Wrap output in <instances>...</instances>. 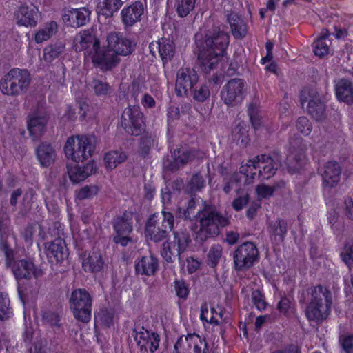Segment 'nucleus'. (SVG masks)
Listing matches in <instances>:
<instances>
[{
  "label": "nucleus",
  "instance_id": "obj_1",
  "mask_svg": "<svg viewBox=\"0 0 353 353\" xmlns=\"http://www.w3.org/2000/svg\"><path fill=\"white\" fill-rule=\"evenodd\" d=\"M196 207V198L192 195L186 209L183 210V214L179 215V217L184 219L196 217V223L198 224L195 231L196 241L203 243L210 238L216 237L220 234L221 228L230 224V216L222 213L215 207L205 205L195 214Z\"/></svg>",
  "mask_w": 353,
  "mask_h": 353
},
{
  "label": "nucleus",
  "instance_id": "obj_2",
  "mask_svg": "<svg viewBox=\"0 0 353 353\" xmlns=\"http://www.w3.org/2000/svg\"><path fill=\"white\" fill-rule=\"evenodd\" d=\"M194 37L198 62L202 70L208 73L226 54L230 36L219 28H214L197 32Z\"/></svg>",
  "mask_w": 353,
  "mask_h": 353
},
{
  "label": "nucleus",
  "instance_id": "obj_3",
  "mask_svg": "<svg viewBox=\"0 0 353 353\" xmlns=\"http://www.w3.org/2000/svg\"><path fill=\"white\" fill-rule=\"evenodd\" d=\"M310 301L306 306L305 316L310 321L320 322L327 318L332 311V293L326 286L317 285L310 288Z\"/></svg>",
  "mask_w": 353,
  "mask_h": 353
},
{
  "label": "nucleus",
  "instance_id": "obj_4",
  "mask_svg": "<svg viewBox=\"0 0 353 353\" xmlns=\"http://www.w3.org/2000/svg\"><path fill=\"white\" fill-rule=\"evenodd\" d=\"M95 149L93 136L77 135L68 139L64 152L68 159L75 162H83L90 158Z\"/></svg>",
  "mask_w": 353,
  "mask_h": 353
},
{
  "label": "nucleus",
  "instance_id": "obj_5",
  "mask_svg": "<svg viewBox=\"0 0 353 353\" xmlns=\"http://www.w3.org/2000/svg\"><path fill=\"white\" fill-rule=\"evenodd\" d=\"M174 222V216L169 212L162 211L161 216L151 215L145 224V237L155 243L163 241L173 229Z\"/></svg>",
  "mask_w": 353,
  "mask_h": 353
},
{
  "label": "nucleus",
  "instance_id": "obj_6",
  "mask_svg": "<svg viewBox=\"0 0 353 353\" xmlns=\"http://www.w3.org/2000/svg\"><path fill=\"white\" fill-rule=\"evenodd\" d=\"M69 305L77 320L84 323L90 321L92 299L85 289L78 288L72 291Z\"/></svg>",
  "mask_w": 353,
  "mask_h": 353
},
{
  "label": "nucleus",
  "instance_id": "obj_7",
  "mask_svg": "<svg viewBox=\"0 0 353 353\" xmlns=\"http://www.w3.org/2000/svg\"><path fill=\"white\" fill-rule=\"evenodd\" d=\"M307 147L301 138L290 141V148L284 161L287 171L290 174L299 172L307 164L305 152Z\"/></svg>",
  "mask_w": 353,
  "mask_h": 353
},
{
  "label": "nucleus",
  "instance_id": "obj_8",
  "mask_svg": "<svg viewBox=\"0 0 353 353\" xmlns=\"http://www.w3.org/2000/svg\"><path fill=\"white\" fill-rule=\"evenodd\" d=\"M300 104L303 108L306 105V111L316 121H323L325 118V105L317 90H301L299 93Z\"/></svg>",
  "mask_w": 353,
  "mask_h": 353
},
{
  "label": "nucleus",
  "instance_id": "obj_9",
  "mask_svg": "<svg viewBox=\"0 0 353 353\" xmlns=\"http://www.w3.org/2000/svg\"><path fill=\"white\" fill-rule=\"evenodd\" d=\"M259 252L253 243L240 245L233 254L234 267L236 271H243L252 267L257 260Z\"/></svg>",
  "mask_w": 353,
  "mask_h": 353
},
{
  "label": "nucleus",
  "instance_id": "obj_10",
  "mask_svg": "<svg viewBox=\"0 0 353 353\" xmlns=\"http://www.w3.org/2000/svg\"><path fill=\"white\" fill-rule=\"evenodd\" d=\"M121 126L132 135H140L144 130L143 114L137 107L125 108L121 118Z\"/></svg>",
  "mask_w": 353,
  "mask_h": 353
},
{
  "label": "nucleus",
  "instance_id": "obj_11",
  "mask_svg": "<svg viewBox=\"0 0 353 353\" xmlns=\"http://www.w3.org/2000/svg\"><path fill=\"white\" fill-rule=\"evenodd\" d=\"M175 353H206L208 344L196 334L181 336L174 345Z\"/></svg>",
  "mask_w": 353,
  "mask_h": 353
},
{
  "label": "nucleus",
  "instance_id": "obj_12",
  "mask_svg": "<svg viewBox=\"0 0 353 353\" xmlns=\"http://www.w3.org/2000/svg\"><path fill=\"white\" fill-rule=\"evenodd\" d=\"M133 332L141 353H154L159 348L160 337L158 334L150 332L143 327L134 328Z\"/></svg>",
  "mask_w": 353,
  "mask_h": 353
},
{
  "label": "nucleus",
  "instance_id": "obj_13",
  "mask_svg": "<svg viewBox=\"0 0 353 353\" xmlns=\"http://www.w3.org/2000/svg\"><path fill=\"white\" fill-rule=\"evenodd\" d=\"M92 61L94 65L103 71L111 70L116 67L120 61V59L111 48H99L92 54Z\"/></svg>",
  "mask_w": 353,
  "mask_h": 353
},
{
  "label": "nucleus",
  "instance_id": "obj_14",
  "mask_svg": "<svg viewBox=\"0 0 353 353\" xmlns=\"http://www.w3.org/2000/svg\"><path fill=\"white\" fill-rule=\"evenodd\" d=\"M108 48L118 55L127 56L135 50V43L119 32H110L107 37Z\"/></svg>",
  "mask_w": 353,
  "mask_h": 353
},
{
  "label": "nucleus",
  "instance_id": "obj_15",
  "mask_svg": "<svg viewBox=\"0 0 353 353\" xmlns=\"http://www.w3.org/2000/svg\"><path fill=\"white\" fill-rule=\"evenodd\" d=\"M31 81L30 74L27 70L13 68L10 70L0 81V88H27Z\"/></svg>",
  "mask_w": 353,
  "mask_h": 353
},
{
  "label": "nucleus",
  "instance_id": "obj_16",
  "mask_svg": "<svg viewBox=\"0 0 353 353\" xmlns=\"http://www.w3.org/2000/svg\"><path fill=\"white\" fill-rule=\"evenodd\" d=\"M91 10L86 7L63 10L64 23L72 28H79L86 25L90 20Z\"/></svg>",
  "mask_w": 353,
  "mask_h": 353
},
{
  "label": "nucleus",
  "instance_id": "obj_17",
  "mask_svg": "<svg viewBox=\"0 0 353 353\" xmlns=\"http://www.w3.org/2000/svg\"><path fill=\"white\" fill-rule=\"evenodd\" d=\"M15 279L30 280L37 279L43 274L41 269L37 268L33 262L25 259L17 260L10 268Z\"/></svg>",
  "mask_w": 353,
  "mask_h": 353
},
{
  "label": "nucleus",
  "instance_id": "obj_18",
  "mask_svg": "<svg viewBox=\"0 0 353 353\" xmlns=\"http://www.w3.org/2000/svg\"><path fill=\"white\" fill-rule=\"evenodd\" d=\"M194 152L185 148L175 149L164 162V168L171 171L179 170L181 167L193 160Z\"/></svg>",
  "mask_w": 353,
  "mask_h": 353
},
{
  "label": "nucleus",
  "instance_id": "obj_19",
  "mask_svg": "<svg viewBox=\"0 0 353 353\" xmlns=\"http://www.w3.org/2000/svg\"><path fill=\"white\" fill-rule=\"evenodd\" d=\"M48 117L45 112H35L28 116L27 128L33 140L41 138L46 130Z\"/></svg>",
  "mask_w": 353,
  "mask_h": 353
},
{
  "label": "nucleus",
  "instance_id": "obj_20",
  "mask_svg": "<svg viewBox=\"0 0 353 353\" xmlns=\"http://www.w3.org/2000/svg\"><path fill=\"white\" fill-rule=\"evenodd\" d=\"M144 13V6L141 1H136L131 5L124 7L121 12V17L125 27H132L141 20Z\"/></svg>",
  "mask_w": 353,
  "mask_h": 353
},
{
  "label": "nucleus",
  "instance_id": "obj_21",
  "mask_svg": "<svg viewBox=\"0 0 353 353\" xmlns=\"http://www.w3.org/2000/svg\"><path fill=\"white\" fill-rule=\"evenodd\" d=\"M224 10L233 37L236 39H243L248 34V25L244 19L237 13L232 12L231 9H225V6Z\"/></svg>",
  "mask_w": 353,
  "mask_h": 353
},
{
  "label": "nucleus",
  "instance_id": "obj_22",
  "mask_svg": "<svg viewBox=\"0 0 353 353\" xmlns=\"http://www.w3.org/2000/svg\"><path fill=\"white\" fill-rule=\"evenodd\" d=\"M46 254L52 263L62 261L68 256V249L63 239H56L52 242L45 243Z\"/></svg>",
  "mask_w": 353,
  "mask_h": 353
},
{
  "label": "nucleus",
  "instance_id": "obj_23",
  "mask_svg": "<svg viewBox=\"0 0 353 353\" xmlns=\"http://www.w3.org/2000/svg\"><path fill=\"white\" fill-rule=\"evenodd\" d=\"M341 167L337 161H330L324 165L323 176V185L324 187H335L340 181Z\"/></svg>",
  "mask_w": 353,
  "mask_h": 353
},
{
  "label": "nucleus",
  "instance_id": "obj_24",
  "mask_svg": "<svg viewBox=\"0 0 353 353\" xmlns=\"http://www.w3.org/2000/svg\"><path fill=\"white\" fill-rule=\"evenodd\" d=\"M17 23L21 26H35L38 19V9L31 5L21 6L15 12Z\"/></svg>",
  "mask_w": 353,
  "mask_h": 353
},
{
  "label": "nucleus",
  "instance_id": "obj_25",
  "mask_svg": "<svg viewBox=\"0 0 353 353\" xmlns=\"http://www.w3.org/2000/svg\"><path fill=\"white\" fill-rule=\"evenodd\" d=\"M37 159L43 168H48L54 163L57 153L52 145L47 142L40 143L35 149Z\"/></svg>",
  "mask_w": 353,
  "mask_h": 353
},
{
  "label": "nucleus",
  "instance_id": "obj_26",
  "mask_svg": "<svg viewBox=\"0 0 353 353\" xmlns=\"http://www.w3.org/2000/svg\"><path fill=\"white\" fill-rule=\"evenodd\" d=\"M199 81V76L194 69L181 68L177 72L175 88H193Z\"/></svg>",
  "mask_w": 353,
  "mask_h": 353
},
{
  "label": "nucleus",
  "instance_id": "obj_27",
  "mask_svg": "<svg viewBox=\"0 0 353 353\" xmlns=\"http://www.w3.org/2000/svg\"><path fill=\"white\" fill-rule=\"evenodd\" d=\"M97 172V165L94 162H89L84 166H74L69 168L68 173L70 180L75 183L85 179L90 175Z\"/></svg>",
  "mask_w": 353,
  "mask_h": 353
},
{
  "label": "nucleus",
  "instance_id": "obj_28",
  "mask_svg": "<svg viewBox=\"0 0 353 353\" xmlns=\"http://www.w3.org/2000/svg\"><path fill=\"white\" fill-rule=\"evenodd\" d=\"M159 267V261L152 255L142 256L135 264L137 274L152 276L155 274Z\"/></svg>",
  "mask_w": 353,
  "mask_h": 353
},
{
  "label": "nucleus",
  "instance_id": "obj_29",
  "mask_svg": "<svg viewBox=\"0 0 353 353\" xmlns=\"http://www.w3.org/2000/svg\"><path fill=\"white\" fill-rule=\"evenodd\" d=\"M133 213L125 212L123 215L115 217L112 221L117 234H130L133 230Z\"/></svg>",
  "mask_w": 353,
  "mask_h": 353
},
{
  "label": "nucleus",
  "instance_id": "obj_30",
  "mask_svg": "<svg viewBox=\"0 0 353 353\" xmlns=\"http://www.w3.org/2000/svg\"><path fill=\"white\" fill-rule=\"evenodd\" d=\"M173 244L177 245L176 256L180 263L183 262L181 254L187 249L191 241L189 232L186 229H178L173 232Z\"/></svg>",
  "mask_w": 353,
  "mask_h": 353
},
{
  "label": "nucleus",
  "instance_id": "obj_31",
  "mask_svg": "<svg viewBox=\"0 0 353 353\" xmlns=\"http://www.w3.org/2000/svg\"><path fill=\"white\" fill-rule=\"evenodd\" d=\"M76 40H79L82 48L89 50L90 55L101 47L99 39L92 34L90 30L80 32Z\"/></svg>",
  "mask_w": 353,
  "mask_h": 353
},
{
  "label": "nucleus",
  "instance_id": "obj_32",
  "mask_svg": "<svg viewBox=\"0 0 353 353\" xmlns=\"http://www.w3.org/2000/svg\"><path fill=\"white\" fill-rule=\"evenodd\" d=\"M123 4L122 0H102L99 2L97 11L99 14L104 16L106 19L112 17Z\"/></svg>",
  "mask_w": 353,
  "mask_h": 353
},
{
  "label": "nucleus",
  "instance_id": "obj_33",
  "mask_svg": "<svg viewBox=\"0 0 353 353\" xmlns=\"http://www.w3.org/2000/svg\"><path fill=\"white\" fill-rule=\"evenodd\" d=\"M159 54L163 64H165L174 56L175 43L170 38L162 37L159 39Z\"/></svg>",
  "mask_w": 353,
  "mask_h": 353
},
{
  "label": "nucleus",
  "instance_id": "obj_34",
  "mask_svg": "<svg viewBox=\"0 0 353 353\" xmlns=\"http://www.w3.org/2000/svg\"><path fill=\"white\" fill-rule=\"evenodd\" d=\"M103 263L101 253L94 251L83 261L82 266L86 272H97L101 270Z\"/></svg>",
  "mask_w": 353,
  "mask_h": 353
},
{
  "label": "nucleus",
  "instance_id": "obj_35",
  "mask_svg": "<svg viewBox=\"0 0 353 353\" xmlns=\"http://www.w3.org/2000/svg\"><path fill=\"white\" fill-rule=\"evenodd\" d=\"M287 232V222L284 219L278 218L275 223L271 225L270 234L272 241L276 243H281L285 239Z\"/></svg>",
  "mask_w": 353,
  "mask_h": 353
},
{
  "label": "nucleus",
  "instance_id": "obj_36",
  "mask_svg": "<svg viewBox=\"0 0 353 353\" xmlns=\"http://www.w3.org/2000/svg\"><path fill=\"white\" fill-rule=\"evenodd\" d=\"M231 139L237 145L245 147L249 143V136L246 124L244 122H239L233 129L231 134Z\"/></svg>",
  "mask_w": 353,
  "mask_h": 353
},
{
  "label": "nucleus",
  "instance_id": "obj_37",
  "mask_svg": "<svg viewBox=\"0 0 353 353\" xmlns=\"http://www.w3.org/2000/svg\"><path fill=\"white\" fill-rule=\"evenodd\" d=\"M36 192L32 188H29L23 194L19 202L18 214L21 216H26L31 210Z\"/></svg>",
  "mask_w": 353,
  "mask_h": 353
},
{
  "label": "nucleus",
  "instance_id": "obj_38",
  "mask_svg": "<svg viewBox=\"0 0 353 353\" xmlns=\"http://www.w3.org/2000/svg\"><path fill=\"white\" fill-rule=\"evenodd\" d=\"M127 159L125 152L112 150L107 152L103 158L105 165L108 169L113 170L119 164L124 162Z\"/></svg>",
  "mask_w": 353,
  "mask_h": 353
},
{
  "label": "nucleus",
  "instance_id": "obj_39",
  "mask_svg": "<svg viewBox=\"0 0 353 353\" xmlns=\"http://www.w3.org/2000/svg\"><path fill=\"white\" fill-rule=\"evenodd\" d=\"M256 192L258 199L254 201L246 211V216L252 220L256 216L259 209L261 208V199L265 198V184L261 183L256 186Z\"/></svg>",
  "mask_w": 353,
  "mask_h": 353
},
{
  "label": "nucleus",
  "instance_id": "obj_40",
  "mask_svg": "<svg viewBox=\"0 0 353 353\" xmlns=\"http://www.w3.org/2000/svg\"><path fill=\"white\" fill-rule=\"evenodd\" d=\"M154 145L155 137L152 133L145 132L140 139L139 154L143 158L147 157Z\"/></svg>",
  "mask_w": 353,
  "mask_h": 353
},
{
  "label": "nucleus",
  "instance_id": "obj_41",
  "mask_svg": "<svg viewBox=\"0 0 353 353\" xmlns=\"http://www.w3.org/2000/svg\"><path fill=\"white\" fill-rule=\"evenodd\" d=\"M280 167H282L280 153L274 152L272 156H266V179L272 177Z\"/></svg>",
  "mask_w": 353,
  "mask_h": 353
},
{
  "label": "nucleus",
  "instance_id": "obj_42",
  "mask_svg": "<svg viewBox=\"0 0 353 353\" xmlns=\"http://www.w3.org/2000/svg\"><path fill=\"white\" fill-rule=\"evenodd\" d=\"M65 45L61 42L55 43L46 47L43 50V57L46 62L51 63L63 53Z\"/></svg>",
  "mask_w": 353,
  "mask_h": 353
},
{
  "label": "nucleus",
  "instance_id": "obj_43",
  "mask_svg": "<svg viewBox=\"0 0 353 353\" xmlns=\"http://www.w3.org/2000/svg\"><path fill=\"white\" fill-rule=\"evenodd\" d=\"M330 44L331 41L327 35L321 36L314 41V53L319 57H322L329 53Z\"/></svg>",
  "mask_w": 353,
  "mask_h": 353
},
{
  "label": "nucleus",
  "instance_id": "obj_44",
  "mask_svg": "<svg viewBox=\"0 0 353 353\" xmlns=\"http://www.w3.org/2000/svg\"><path fill=\"white\" fill-rule=\"evenodd\" d=\"M221 97L225 104L234 105L241 101L243 93L241 90H222Z\"/></svg>",
  "mask_w": 353,
  "mask_h": 353
},
{
  "label": "nucleus",
  "instance_id": "obj_45",
  "mask_svg": "<svg viewBox=\"0 0 353 353\" xmlns=\"http://www.w3.org/2000/svg\"><path fill=\"white\" fill-rule=\"evenodd\" d=\"M204 185L205 180L203 177L196 173L192 176L190 181L188 183L185 192L192 196L196 192L201 190Z\"/></svg>",
  "mask_w": 353,
  "mask_h": 353
},
{
  "label": "nucleus",
  "instance_id": "obj_46",
  "mask_svg": "<svg viewBox=\"0 0 353 353\" xmlns=\"http://www.w3.org/2000/svg\"><path fill=\"white\" fill-rule=\"evenodd\" d=\"M61 319L60 314L52 310H47L42 315V320L44 323L49 325L54 329H61L62 323Z\"/></svg>",
  "mask_w": 353,
  "mask_h": 353
},
{
  "label": "nucleus",
  "instance_id": "obj_47",
  "mask_svg": "<svg viewBox=\"0 0 353 353\" xmlns=\"http://www.w3.org/2000/svg\"><path fill=\"white\" fill-rule=\"evenodd\" d=\"M223 248L220 244L213 245L208 252L207 264L211 268H215L222 256Z\"/></svg>",
  "mask_w": 353,
  "mask_h": 353
},
{
  "label": "nucleus",
  "instance_id": "obj_48",
  "mask_svg": "<svg viewBox=\"0 0 353 353\" xmlns=\"http://www.w3.org/2000/svg\"><path fill=\"white\" fill-rule=\"evenodd\" d=\"M12 314L10 307V299L7 294L0 293V320H8Z\"/></svg>",
  "mask_w": 353,
  "mask_h": 353
},
{
  "label": "nucleus",
  "instance_id": "obj_49",
  "mask_svg": "<svg viewBox=\"0 0 353 353\" xmlns=\"http://www.w3.org/2000/svg\"><path fill=\"white\" fill-rule=\"evenodd\" d=\"M196 0H179L176 3V12L179 17H186L195 7Z\"/></svg>",
  "mask_w": 353,
  "mask_h": 353
},
{
  "label": "nucleus",
  "instance_id": "obj_50",
  "mask_svg": "<svg viewBox=\"0 0 353 353\" xmlns=\"http://www.w3.org/2000/svg\"><path fill=\"white\" fill-rule=\"evenodd\" d=\"M94 319L97 323L108 327L112 323L113 314L107 309H101L94 315Z\"/></svg>",
  "mask_w": 353,
  "mask_h": 353
},
{
  "label": "nucleus",
  "instance_id": "obj_51",
  "mask_svg": "<svg viewBox=\"0 0 353 353\" xmlns=\"http://www.w3.org/2000/svg\"><path fill=\"white\" fill-rule=\"evenodd\" d=\"M248 112L253 128L255 130H259L262 125L263 118L259 115L258 107L251 103L249 105Z\"/></svg>",
  "mask_w": 353,
  "mask_h": 353
},
{
  "label": "nucleus",
  "instance_id": "obj_52",
  "mask_svg": "<svg viewBox=\"0 0 353 353\" xmlns=\"http://www.w3.org/2000/svg\"><path fill=\"white\" fill-rule=\"evenodd\" d=\"M98 188L96 185H85L76 192V199H89L97 195Z\"/></svg>",
  "mask_w": 353,
  "mask_h": 353
},
{
  "label": "nucleus",
  "instance_id": "obj_53",
  "mask_svg": "<svg viewBox=\"0 0 353 353\" xmlns=\"http://www.w3.org/2000/svg\"><path fill=\"white\" fill-rule=\"evenodd\" d=\"M10 219L7 211L0 208V235L2 236L10 232Z\"/></svg>",
  "mask_w": 353,
  "mask_h": 353
},
{
  "label": "nucleus",
  "instance_id": "obj_54",
  "mask_svg": "<svg viewBox=\"0 0 353 353\" xmlns=\"http://www.w3.org/2000/svg\"><path fill=\"white\" fill-rule=\"evenodd\" d=\"M327 220L334 234L339 235L343 232V225L339 221L338 213L336 211L329 213Z\"/></svg>",
  "mask_w": 353,
  "mask_h": 353
},
{
  "label": "nucleus",
  "instance_id": "obj_55",
  "mask_svg": "<svg viewBox=\"0 0 353 353\" xmlns=\"http://www.w3.org/2000/svg\"><path fill=\"white\" fill-rule=\"evenodd\" d=\"M339 342L345 353H353V334H341Z\"/></svg>",
  "mask_w": 353,
  "mask_h": 353
},
{
  "label": "nucleus",
  "instance_id": "obj_56",
  "mask_svg": "<svg viewBox=\"0 0 353 353\" xmlns=\"http://www.w3.org/2000/svg\"><path fill=\"white\" fill-rule=\"evenodd\" d=\"M340 255L345 264L350 268L353 265V243H346Z\"/></svg>",
  "mask_w": 353,
  "mask_h": 353
},
{
  "label": "nucleus",
  "instance_id": "obj_57",
  "mask_svg": "<svg viewBox=\"0 0 353 353\" xmlns=\"http://www.w3.org/2000/svg\"><path fill=\"white\" fill-rule=\"evenodd\" d=\"M312 129L310 119L306 117H299L296 120V130L303 135L310 134Z\"/></svg>",
  "mask_w": 353,
  "mask_h": 353
},
{
  "label": "nucleus",
  "instance_id": "obj_58",
  "mask_svg": "<svg viewBox=\"0 0 353 353\" xmlns=\"http://www.w3.org/2000/svg\"><path fill=\"white\" fill-rule=\"evenodd\" d=\"M256 169V165L253 163L252 167L250 165H243L240 168L239 173L245 179V183H250L252 182L256 172H253L254 170Z\"/></svg>",
  "mask_w": 353,
  "mask_h": 353
},
{
  "label": "nucleus",
  "instance_id": "obj_59",
  "mask_svg": "<svg viewBox=\"0 0 353 353\" xmlns=\"http://www.w3.org/2000/svg\"><path fill=\"white\" fill-rule=\"evenodd\" d=\"M1 250L3 252L4 256L6 257V264L7 267L11 268L14 262L17 261L14 260V252L10 247V245L6 242H2Z\"/></svg>",
  "mask_w": 353,
  "mask_h": 353
},
{
  "label": "nucleus",
  "instance_id": "obj_60",
  "mask_svg": "<svg viewBox=\"0 0 353 353\" xmlns=\"http://www.w3.org/2000/svg\"><path fill=\"white\" fill-rule=\"evenodd\" d=\"M278 310L285 316H290L294 313V307L292 306V302L286 297H283L278 303Z\"/></svg>",
  "mask_w": 353,
  "mask_h": 353
},
{
  "label": "nucleus",
  "instance_id": "obj_61",
  "mask_svg": "<svg viewBox=\"0 0 353 353\" xmlns=\"http://www.w3.org/2000/svg\"><path fill=\"white\" fill-rule=\"evenodd\" d=\"M338 101L348 105L353 103V90H335Z\"/></svg>",
  "mask_w": 353,
  "mask_h": 353
},
{
  "label": "nucleus",
  "instance_id": "obj_62",
  "mask_svg": "<svg viewBox=\"0 0 353 353\" xmlns=\"http://www.w3.org/2000/svg\"><path fill=\"white\" fill-rule=\"evenodd\" d=\"M184 93L198 101H203L210 96L209 90H184Z\"/></svg>",
  "mask_w": 353,
  "mask_h": 353
},
{
  "label": "nucleus",
  "instance_id": "obj_63",
  "mask_svg": "<svg viewBox=\"0 0 353 353\" xmlns=\"http://www.w3.org/2000/svg\"><path fill=\"white\" fill-rule=\"evenodd\" d=\"M249 200L250 195L246 192L234 199L232 203V206L236 211H240L248 204Z\"/></svg>",
  "mask_w": 353,
  "mask_h": 353
},
{
  "label": "nucleus",
  "instance_id": "obj_64",
  "mask_svg": "<svg viewBox=\"0 0 353 353\" xmlns=\"http://www.w3.org/2000/svg\"><path fill=\"white\" fill-rule=\"evenodd\" d=\"M174 288L176 294L183 299H185L189 294V288L188 284L183 281H176L174 282Z\"/></svg>",
  "mask_w": 353,
  "mask_h": 353
}]
</instances>
